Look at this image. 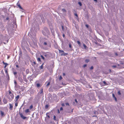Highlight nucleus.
I'll use <instances>...</instances> for the list:
<instances>
[{"mask_svg":"<svg viewBox=\"0 0 124 124\" xmlns=\"http://www.w3.org/2000/svg\"><path fill=\"white\" fill-rule=\"evenodd\" d=\"M43 34L45 36L48 37V35L50 34V32L48 29L46 27L44 28V30L42 31Z\"/></svg>","mask_w":124,"mask_h":124,"instance_id":"nucleus-1","label":"nucleus"},{"mask_svg":"<svg viewBox=\"0 0 124 124\" xmlns=\"http://www.w3.org/2000/svg\"><path fill=\"white\" fill-rule=\"evenodd\" d=\"M48 98L49 101L51 102H53L54 100L53 97L51 94L49 95Z\"/></svg>","mask_w":124,"mask_h":124,"instance_id":"nucleus-2","label":"nucleus"},{"mask_svg":"<svg viewBox=\"0 0 124 124\" xmlns=\"http://www.w3.org/2000/svg\"><path fill=\"white\" fill-rule=\"evenodd\" d=\"M20 115V116L21 117L22 119H25L27 118V117L26 116H24L23 115V114L22 113H19Z\"/></svg>","mask_w":124,"mask_h":124,"instance_id":"nucleus-3","label":"nucleus"},{"mask_svg":"<svg viewBox=\"0 0 124 124\" xmlns=\"http://www.w3.org/2000/svg\"><path fill=\"white\" fill-rule=\"evenodd\" d=\"M25 45H24L23 44V43H22V49L23 50L25 49L24 47H24H26V45L27 44V43L26 42H25Z\"/></svg>","mask_w":124,"mask_h":124,"instance_id":"nucleus-4","label":"nucleus"},{"mask_svg":"<svg viewBox=\"0 0 124 124\" xmlns=\"http://www.w3.org/2000/svg\"><path fill=\"white\" fill-rule=\"evenodd\" d=\"M53 89H54L56 91L59 89V88L57 85H55L53 86Z\"/></svg>","mask_w":124,"mask_h":124,"instance_id":"nucleus-5","label":"nucleus"},{"mask_svg":"<svg viewBox=\"0 0 124 124\" xmlns=\"http://www.w3.org/2000/svg\"><path fill=\"white\" fill-rule=\"evenodd\" d=\"M18 79L20 82L21 83H22L23 81V80L22 78L20 76H19Z\"/></svg>","mask_w":124,"mask_h":124,"instance_id":"nucleus-6","label":"nucleus"},{"mask_svg":"<svg viewBox=\"0 0 124 124\" xmlns=\"http://www.w3.org/2000/svg\"><path fill=\"white\" fill-rule=\"evenodd\" d=\"M42 43H43V45L44 46H47L48 44L47 42H45Z\"/></svg>","mask_w":124,"mask_h":124,"instance_id":"nucleus-7","label":"nucleus"},{"mask_svg":"<svg viewBox=\"0 0 124 124\" xmlns=\"http://www.w3.org/2000/svg\"><path fill=\"white\" fill-rule=\"evenodd\" d=\"M112 97L114 98V99L116 101V102L117 101V100L116 98L115 97V95L114 94H112Z\"/></svg>","mask_w":124,"mask_h":124,"instance_id":"nucleus-8","label":"nucleus"},{"mask_svg":"<svg viewBox=\"0 0 124 124\" xmlns=\"http://www.w3.org/2000/svg\"><path fill=\"white\" fill-rule=\"evenodd\" d=\"M3 101L4 103L5 104H7V103L6 99L5 98L3 99Z\"/></svg>","mask_w":124,"mask_h":124,"instance_id":"nucleus-9","label":"nucleus"},{"mask_svg":"<svg viewBox=\"0 0 124 124\" xmlns=\"http://www.w3.org/2000/svg\"><path fill=\"white\" fill-rule=\"evenodd\" d=\"M9 105H10V107L9 108V109L10 110H12L13 108V106L10 104H9Z\"/></svg>","mask_w":124,"mask_h":124,"instance_id":"nucleus-10","label":"nucleus"},{"mask_svg":"<svg viewBox=\"0 0 124 124\" xmlns=\"http://www.w3.org/2000/svg\"><path fill=\"white\" fill-rule=\"evenodd\" d=\"M75 101L76 102V103H75V102H74V105H77L78 104V102L77 101L76 99H75Z\"/></svg>","mask_w":124,"mask_h":124,"instance_id":"nucleus-11","label":"nucleus"},{"mask_svg":"<svg viewBox=\"0 0 124 124\" xmlns=\"http://www.w3.org/2000/svg\"><path fill=\"white\" fill-rule=\"evenodd\" d=\"M2 63L3 64L5 65V66L4 67V68H6L7 66L8 65V64L7 63L5 62L4 61H3Z\"/></svg>","mask_w":124,"mask_h":124,"instance_id":"nucleus-12","label":"nucleus"},{"mask_svg":"<svg viewBox=\"0 0 124 124\" xmlns=\"http://www.w3.org/2000/svg\"><path fill=\"white\" fill-rule=\"evenodd\" d=\"M51 31L52 33V34L54 35V29L51 30H50Z\"/></svg>","mask_w":124,"mask_h":124,"instance_id":"nucleus-13","label":"nucleus"},{"mask_svg":"<svg viewBox=\"0 0 124 124\" xmlns=\"http://www.w3.org/2000/svg\"><path fill=\"white\" fill-rule=\"evenodd\" d=\"M0 112H1V116H3L4 115V112L2 111H0Z\"/></svg>","mask_w":124,"mask_h":124,"instance_id":"nucleus-14","label":"nucleus"},{"mask_svg":"<svg viewBox=\"0 0 124 124\" xmlns=\"http://www.w3.org/2000/svg\"><path fill=\"white\" fill-rule=\"evenodd\" d=\"M25 112L26 113H27L30 112L29 110V109H27L25 110Z\"/></svg>","mask_w":124,"mask_h":124,"instance_id":"nucleus-15","label":"nucleus"},{"mask_svg":"<svg viewBox=\"0 0 124 124\" xmlns=\"http://www.w3.org/2000/svg\"><path fill=\"white\" fill-rule=\"evenodd\" d=\"M10 95V96L11 98L12 99H13L14 98V95L12 93L11 94H9Z\"/></svg>","mask_w":124,"mask_h":124,"instance_id":"nucleus-16","label":"nucleus"},{"mask_svg":"<svg viewBox=\"0 0 124 124\" xmlns=\"http://www.w3.org/2000/svg\"><path fill=\"white\" fill-rule=\"evenodd\" d=\"M89 61V59H86L85 60V62L86 63H88Z\"/></svg>","mask_w":124,"mask_h":124,"instance_id":"nucleus-17","label":"nucleus"},{"mask_svg":"<svg viewBox=\"0 0 124 124\" xmlns=\"http://www.w3.org/2000/svg\"><path fill=\"white\" fill-rule=\"evenodd\" d=\"M43 55L46 57H48V55L47 54H46V53H43Z\"/></svg>","mask_w":124,"mask_h":124,"instance_id":"nucleus-18","label":"nucleus"},{"mask_svg":"<svg viewBox=\"0 0 124 124\" xmlns=\"http://www.w3.org/2000/svg\"><path fill=\"white\" fill-rule=\"evenodd\" d=\"M68 54V53H62L61 54V56H64Z\"/></svg>","mask_w":124,"mask_h":124,"instance_id":"nucleus-19","label":"nucleus"},{"mask_svg":"<svg viewBox=\"0 0 124 124\" xmlns=\"http://www.w3.org/2000/svg\"><path fill=\"white\" fill-rule=\"evenodd\" d=\"M29 72V69H27L26 71V74H28Z\"/></svg>","mask_w":124,"mask_h":124,"instance_id":"nucleus-20","label":"nucleus"},{"mask_svg":"<svg viewBox=\"0 0 124 124\" xmlns=\"http://www.w3.org/2000/svg\"><path fill=\"white\" fill-rule=\"evenodd\" d=\"M49 107V105L48 104H46L45 106V108L46 109H47Z\"/></svg>","mask_w":124,"mask_h":124,"instance_id":"nucleus-21","label":"nucleus"},{"mask_svg":"<svg viewBox=\"0 0 124 124\" xmlns=\"http://www.w3.org/2000/svg\"><path fill=\"white\" fill-rule=\"evenodd\" d=\"M19 96L18 95L16 97V101H17V100L19 99Z\"/></svg>","mask_w":124,"mask_h":124,"instance_id":"nucleus-22","label":"nucleus"},{"mask_svg":"<svg viewBox=\"0 0 124 124\" xmlns=\"http://www.w3.org/2000/svg\"><path fill=\"white\" fill-rule=\"evenodd\" d=\"M39 93L40 94H43V89L42 88L41 89L40 92H39Z\"/></svg>","mask_w":124,"mask_h":124,"instance_id":"nucleus-23","label":"nucleus"},{"mask_svg":"<svg viewBox=\"0 0 124 124\" xmlns=\"http://www.w3.org/2000/svg\"><path fill=\"white\" fill-rule=\"evenodd\" d=\"M49 28L50 30L54 29L52 25H50L49 26Z\"/></svg>","mask_w":124,"mask_h":124,"instance_id":"nucleus-24","label":"nucleus"},{"mask_svg":"<svg viewBox=\"0 0 124 124\" xmlns=\"http://www.w3.org/2000/svg\"><path fill=\"white\" fill-rule=\"evenodd\" d=\"M83 45L84 48L85 49H86V47H87V46L85 45V44H83Z\"/></svg>","mask_w":124,"mask_h":124,"instance_id":"nucleus-25","label":"nucleus"},{"mask_svg":"<svg viewBox=\"0 0 124 124\" xmlns=\"http://www.w3.org/2000/svg\"><path fill=\"white\" fill-rule=\"evenodd\" d=\"M59 53H64V51L63 50H59Z\"/></svg>","mask_w":124,"mask_h":124,"instance_id":"nucleus-26","label":"nucleus"},{"mask_svg":"<svg viewBox=\"0 0 124 124\" xmlns=\"http://www.w3.org/2000/svg\"><path fill=\"white\" fill-rule=\"evenodd\" d=\"M44 64V63H43V64H42V65H41V66H40V69H43V65Z\"/></svg>","mask_w":124,"mask_h":124,"instance_id":"nucleus-27","label":"nucleus"},{"mask_svg":"<svg viewBox=\"0 0 124 124\" xmlns=\"http://www.w3.org/2000/svg\"><path fill=\"white\" fill-rule=\"evenodd\" d=\"M78 4L80 6H81L82 5V4L80 2H78Z\"/></svg>","mask_w":124,"mask_h":124,"instance_id":"nucleus-28","label":"nucleus"},{"mask_svg":"<svg viewBox=\"0 0 124 124\" xmlns=\"http://www.w3.org/2000/svg\"><path fill=\"white\" fill-rule=\"evenodd\" d=\"M36 64V62H35L34 61L32 63V66H34V65H35V64Z\"/></svg>","mask_w":124,"mask_h":124,"instance_id":"nucleus-29","label":"nucleus"},{"mask_svg":"<svg viewBox=\"0 0 124 124\" xmlns=\"http://www.w3.org/2000/svg\"><path fill=\"white\" fill-rule=\"evenodd\" d=\"M23 80L25 82H27V79L25 78H24V77H23Z\"/></svg>","mask_w":124,"mask_h":124,"instance_id":"nucleus-30","label":"nucleus"},{"mask_svg":"<svg viewBox=\"0 0 124 124\" xmlns=\"http://www.w3.org/2000/svg\"><path fill=\"white\" fill-rule=\"evenodd\" d=\"M62 10L63 12H66V11L64 8H63L62 9Z\"/></svg>","mask_w":124,"mask_h":124,"instance_id":"nucleus-31","label":"nucleus"},{"mask_svg":"<svg viewBox=\"0 0 124 124\" xmlns=\"http://www.w3.org/2000/svg\"><path fill=\"white\" fill-rule=\"evenodd\" d=\"M37 61L38 62H41V59L40 58H38L37 59Z\"/></svg>","mask_w":124,"mask_h":124,"instance_id":"nucleus-32","label":"nucleus"},{"mask_svg":"<svg viewBox=\"0 0 124 124\" xmlns=\"http://www.w3.org/2000/svg\"><path fill=\"white\" fill-rule=\"evenodd\" d=\"M117 93L118 95H121V91H119Z\"/></svg>","mask_w":124,"mask_h":124,"instance_id":"nucleus-33","label":"nucleus"},{"mask_svg":"<svg viewBox=\"0 0 124 124\" xmlns=\"http://www.w3.org/2000/svg\"><path fill=\"white\" fill-rule=\"evenodd\" d=\"M77 43L78 44V45H80V42L79 41H77Z\"/></svg>","mask_w":124,"mask_h":124,"instance_id":"nucleus-34","label":"nucleus"},{"mask_svg":"<svg viewBox=\"0 0 124 124\" xmlns=\"http://www.w3.org/2000/svg\"><path fill=\"white\" fill-rule=\"evenodd\" d=\"M33 106L32 105H31L29 107V108L30 109H31L33 108Z\"/></svg>","mask_w":124,"mask_h":124,"instance_id":"nucleus-35","label":"nucleus"},{"mask_svg":"<svg viewBox=\"0 0 124 124\" xmlns=\"http://www.w3.org/2000/svg\"><path fill=\"white\" fill-rule=\"evenodd\" d=\"M6 76H7L6 77H7V78H8V80H9V77L8 74H7Z\"/></svg>","mask_w":124,"mask_h":124,"instance_id":"nucleus-36","label":"nucleus"},{"mask_svg":"<svg viewBox=\"0 0 124 124\" xmlns=\"http://www.w3.org/2000/svg\"><path fill=\"white\" fill-rule=\"evenodd\" d=\"M48 114H49L48 113H47L46 114V116H47L49 118L50 117L49 116V115H48Z\"/></svg>","mask_w":124,"mask_h":124,"instance_id":"nucleus-37","label":"nucleus"},{"mask_svg":"<svg viewBox=\"0 0 124 124\" xmlns=\"http://www.w3.org/2000/svg\"><path fill=\"white\" fill-rule=\"evenodd\" d=\"M37 86V87H39L40 86V85L39 83H37L36 84Z\"/></svg>","mask_w":124,"mask_h":124,"instance_id":"nucleus-38","label":"nucleus"},{"mask_svg":"<svg viewBox=\"0 0 124 124\" xmlns=\"http://www.w3.org/2000/svg\"><path fill=\"white\" fill-rule=\"evenodd\" d=\"M41 57L42 58L43 60H45V58L44 57H43V56L42 55H41Z\"/></svg>","mask_w":124,"mask_h":124,"instance_id":"nucleus-39","label":"nucleus"},{"mask_svg":"<svg viewBox=\"0 0 124 124\" xmlns=\"http://www.w3.org/2000/svg\"><path fill=\"white\" fill-rule=\"evenodd\" d=\"M14 84L15 85V86H16V85H17V82H16V81L15 80L14 81Z\"/></svg>","mask_w":124,"mask_h":124,"instance_id":"nucleus-40","label":"nucleus"},{"mask_svg":"<svg viewBox=\"0 0 124 124\" xmlns=\"http://www.w3.org/2000/svg\"><path fill=\"white\" fill-rule=\"evenodd\" d=\"M19 8L22 10H24L23 8H22V7L21 6H20L19 7H18Z\"/></svg>","mask_w":124,"mask_h":124,"instance_id":"nucleus-41","label":"nucleus"},{"mask_svg":"<svg viewBox=\"0 0 124 124\" xmlns=\"http://www.w3.org/2000/svg\"><path fill=\"white\" fill-rule=\"evenodd\" d=\"M50 85V82H49L46 85V86L47 87L49 85Z\"/></svg>","mask_w":124,"mask_h":124,"instance_id":"nucleus-42","label":"nucleus"},{"mask_svg":"<svg viewBox=\"0 0 124 124\" xmlns=\"http://www.w3.org/2000/svg\"><path fill=\"white\" fill-rule=\"evenodd\" d=\"M62 31H64V29L63 26L62 25Z\"/></svg>","mask_w":124,"mask_h":124,"instance_id":"nucleus-43","label":"nucleus"},{"mask_svg":"<svg viewBox=\"0 0 124 124\" xmlns=\"http://www.w3.org/2000/svg\"><path fill=\"white\" fill-rule=\"evenodd\" d=\"M115 55H116V56H117L118 55V54L117 53L115 52Z\"/></svg>","mask_w":124,"mask_h":124,"instance_id":"nucleus-44","label":"nucleus"},{"mask_svg":"<svg viewBox=\"0 0 124 124\" xmlns=\"http://www.w3.org/2000/svg\"><path fill=\"white\" fill-rule=\"evenodd\" d=\"M93 69V66H91V67L90 68V70H92Z\"/></svg>","mask_w":124,"mask_h":124,"instance_id":"nucleus-45","label":"nucleus"},{"mask_svg":"<svg viewBox=\"0 0 124 124\" xmlns=\"http://www.w3.org/2000/svg\"><path fill=\"white\" fill-rule=\"evenodd\" d=\"M19 1L18 2V3L17 4V5L19 7L20 6V4L19 3Z\"/></svg>","mask_w":124,"mask_h":124,"instance_id":"nucleus-46","label":"nucleus"},{"mask_svg":"<svg viewBox=\"0 0 124 124\" xmlns=\"http://www.w3.org/2000/svg\"><path fill=\"white\" fill-rule=\"evenodd\" d=\"M2 84L1 82H0V88L2 87Z\"/></svg>","mask_w":124,"mask_h":124,"instance_id":"nucleus-47","label":"nucleus"},{"mask_svg":"<svg viewBox=\"0 0 124 124\" xmlns=\"http://www.w3.org/2000/svg\"><path fill=\"white\" fill-rule=\"evenodd\" d=\"M97 112L96 111H94L93 112V114H97Z\"/></svg>","mask_w":124,"mask_h":124,"instance_id":"nucleus-48","label":"nucleus"},{"mask_svg":"<svg viewBox=\"0 0 124 124\" xmlns=\"http://www.w3.org/2000/svg\"><path fill=\"white\" fill-rule=\"evenodd\" d=\"M56 116H54L53 119H54V120H56Z\"/></svg>","mask_w":124,"mask_h":124,"instance_id":"nucleus-49","label":"nucleus"},{"mask_svg":"<svg viewBox=\"0 0 124 124\" xmlns=\"http://www.w3.org/2000/svg\"><path fill=\"white\" fill-rule=\"evenodd\" d=\"M97 40L99 42H101V40L99 39H98Z\"/></svg>","mask_w":124,"mask_h":124,"instance_id":"nucleus-50","label":"nucleus"},{"mask_svg":"<svg viewBox=\"0 0 124 124\" xmlns=\"http://www.w3.org/2000/svg\"><path fill=\"white\" fill-rule=\"evenodd\" d=\"M112 67L114 68H116V65H113L112 66Z\"/></svg>","mask_w":124,"mask_h":124,"instance_id":"nucleus-51","label":"nucleus"},{"mask_svg":"<svg viewBox=\"0 0 124 124\" xmlns=\"http://www.w3.org/2000/svg\"><path fill=\"white\" fill-rule=\"evenodd\" d=\"M87 65L86 64H85L83 66V67L84 68H85V67L87 66Z\"/></svg>","mask_w":124,"mask_h":124,"instance_id":"nucleus-52","label":"nucleus"},{"mask_svg":"<svg viewBox=\"0 0 124 124\" xmlns=\"http://www.w3.org/2000/svg\"><path fill=\"white\" fill-rule=\"evenodd\" d=\"M74 15L75 16H76V17H77L78 18V14L76 13H75Z\"/></svg>","mask_w":124,"mask_h":124,"instance_id":"nucleus-53","label":"nucleus"},{"mask_svg":"<svg viewBox=\"0 0 124 124\" xmlns=\"http://www.w3.org/2000/svg\"><path fill=\"white\" fill-rule=\"evenodd\" d=\"M62 77L61 76H60L59 78V79L60 80H61L62 79Z\"/></svg>","mask_w":124,"mask_h":124,"instance_id":"nucleus-54","label":"nucleus"},{"mask_svg":"<svg viewBox=\"0 0 124 124\" xmlns=\"http://www.w3.org/2000/svg\"><path fill=\"white\" fill-rule=\"evenodd\" d=\"M103 82L104 83V84H105V85H106V84H107V83H106V82L105 81H104Z\"/></svg>","mask_w":124,"mask_h":124,"instance_id":"nucleus-55","label":"nucleus"},{"mask_svg":"<svg viewBox=\"0 0 124 124\" xmlns=\"http://www.w3.org/2000/svg\"><path fill=\"white\" fill-rule=\"evenodd\" d=\"M17 73L16 72H13L14 75H15L17 74Z\"/></svg>","mask_w":124,"mask_h":124,"instance_id":"nucleus-56","label":"nucleus"},{"mask_svg":"<svg viewBox=\"0 0 124 124\" xmlns=\"http://www.w3.org/2000/svg\"><path fill=\"white\" fill-rule=\"evenodd\" d=\"M85 26L87 28H88L89 27V25L88 24H86L85 25Z\"/></svg>","mask_w":124,"mask_h":124,"instance_id":"nucleus-57","label":"nucleus"},{"mask_svg":"<svg viewBox=\"0 0 124 124\" xmlns=\"http://www.w3.org/2000/svg\"><path fill=\"white\" fill-rule=\"evenodd\" d=\"M8 92L9 94H11V93H12L10 90Z\"/></svg>","mask_w":124,"mask_h":124,"instance_id":"nucleus-58","label":"nucleus"},{"mask_svg":"<svg viewBox=\"0 0 124 124\" xmlns=\"http://www.w3.org/2000/svg\"><path fill=\"white\" fill-rule=\"evenodd\" d=\"M69 47L70 48H71V44H69Z\"/></svg>","mask_w":124,"mask_h":124,"instance_id":"nucleus-59","label":"nucleus"},{"mask_svg":"<svg viewBox=\"0 0 124 124\" xmlns=\"http://www.w3.org/2000/svg\"><path fill=\"white\" fill-rule=\"evenodd\" d=\"M65 104L66 105H68L69 106V103H65Z\"/></svg>","mask_w":124,"mask_h":124,"instance_id":"nucleus-60","label":"nucleus"},{"mask_svg":"<svg viewBox=\"0 0 124 124\" xmlns=\"http://www.w3.org/2000/svg\"><path fill=\"white\" fill-rule=\"evenodd\" d=\"M9 19V18L7 17L6 19V20H8Z\"/></svg>","mask_w":124,"mask_h":124,"instance_id":"nucleus-61","label":"nucleus"},{"mask_svg":"<svg viewBox=\"0 0 124 124\" xmlns=\"http://www.w3.org/2000/svg\"><path fill=\"white\" fill-rule=\"evenodd\" d=\"M5 72L7 74H8V73L7 70H5Z\"/></svg>","mask_w":124,"mask_h":124,"instance_id":"nucleus-62","label":"nucleus"},{"mask_svg":"<svg viewBox=\"0 0 124 124\" xmlns=\"http://www.w3.org/2000/svg\"><path fill=\"white\" fill-rule=\"evenodd\" d=\"M15 106L16 107L17 106V103H15Z\"/></svg>","mask_w":124,"mask_h":124,"instance_id":"nucleus-63","label":"nucleus"},{"mask_svg":"<svg viewBox=\"0 0 124 124\" xmlns=\"http://www.w3.org/2000/svg\"><path fill=\"white\" fill-rule=\"evenodd\" d=\"M60 110H63V108H62V107H61L60 108Z\"/></svg>","mask_w":124,"mask_h":124,"instance_id":"nucleus-64","label":"nucleus"}]
</instances>
